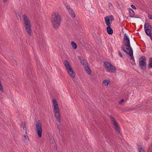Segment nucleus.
Wrapping results in <instances>:
<instances>
[{"label": "nucleus", "instance_id": "nucleus-8", "mask_svg": "<svg viewBox=\"0 0 152 152\" xmlns=\"http://www.w3.org/2000/svg\"><path fill=\"white\" fill-rule=\"evenodd\" d=\"M42 124L40 121H38L36 124V128L37 135L39 137L42 136Z\"/></svg>", "mask_w": 152, "mask_h": 152}, {"label": "nucleus", "instance_id": "nucleus-5", "mask_svg": "<svg viewBox=\"0 0 152 152\" xmlns=\"http://www.w3.org/2000/svg\"><path fill=\"white\" fill-rule=\"evenodd\" d=\"M105 23L106 25L107 26V33L109 34H112L113 33V31L112 29L110 28L111 24L110 21H112L113 19V16H106L104 17Z\"/></svg>", "mask_w": 152, "mask_h": 152}, {"label": "nucleus", "instance_id": "nucleus-13", "mask_svg": "<svg viewBox=\"0 0 152 152\" xmlns=\"http://www.w3.org/2000/svg\"><path fill=\"white\" fill-rule=\"evenodd\" d=\"M67 9L68 10L69 14L71 16L72 18H74L75 17V15L73 11L71 9L70 7L68 6H66V4L65 5Z\"/></svg>", "mask_w": 152, "mask_h": 152}, {"label": "nucleus", "instance_id": "nucleus-20", "mask_svg": "<svg viewBox=\"0 0 152 152\" xmlns=\"http://www.w3.org/2000/svg\"><path fill=\"white\" fill-rule=\"evenodd\" d=\"M71 44L74 49H75L77 48V45L75 42H72Z\"/></svg>", "mask_w": 152, "mask_h": 152}, {"label": "nucleus", "instance_id": "nucleus-21", "mask_svg": "<svg viewBox=\"0 0 152 152\" xmlns=\"http://www.w3.org/2000/svg\"><path fill=\"white\" fill-rule=\"evenodd\" d=\"M0 92H1V93H3V88L1 84V81L0 80Z\"/></svg>", "mask_w": 152, "mask_h": 152}, {"label": "nucleus", "instance_id": "nucleus-16", "mask_svg": "<svg viewBox=\"0 0 152 152\" xmlns=\"http://www.w3.org/2000/svg\"><path fill=\"white\" fill-rule=\"evenodd\" d=\"M129 9L130 16L131 17H133L134 15V13L133 10L131 8H129Z\"/></svg>", "mask_w": 152, "mask_h": 152}, {"label": "nucleus", "instance_id": "nucleus-18", "mask_svg": "<svg viewBox=\"0 0 152 152\" xmlns=\"http://www.w3.org/2000/svg\"><path fill=\"white\" fill-rule=\"evenodd\" d=\"M84 67L85 68V70L87 72V73H88L89 74H91V71L90 69L88 67V66Z\"/></svg>", "mask_w": 152, "mask_h": 152}, {"label": "nucleus", "instance_id": "nucleus-25", "mask_svg": "<svg viewBox=\"0 0 152 152\" xmlns=\"http://www.w3.org/2000/svg\"><path fill=\"white\" fill-rule=\"evenodd\" d=\"M139 152H145L144 149L142 148H138Z\"/></svg>", "mask_w": 152, "mask_h": 152}, {"label": "nucleus", "instance_id": "nucleus-19", "mask_svg": "<svg viewBox=\"0 0 152 152\" xmlns=\"http://www.w3.org/2000/svg\"><path fill=\"white\" fill-rule=\"evenodd\" d=\"M148 67L149 68H152V58H150L149 59Z\"/></svg>", "mask_w": 152, "mask_h": 152}, {"label": "nucleus", "instance_id": "nucleus-9", "mask_svg": "<svg viewBox=\"0 0 152 152\" xmlns=\"http://www.w3.org/2000/svg\"><path fill=\"white\" fill-rule=\"evenodd\" d=\"M139 66L141 68L144 69L145 68L147 65L146 58L144 56H142L139 59Z\"/></svg>", "mask_w": 152, "mask_h": 152}, {"label": "nucleus", "instance_id": "nucleus-30", "mask_svg": "<svg viewBox=\"0 0 152 152\" xmlns=\"http://www.w3.org/2000/svg\"><path fill=\"white\" fill-rule=\"evenodd\" d=\"M118 53H119V56L121 57H122V55L120 51H118Z\"/></svg>", "mask_w": 152, "mask_h": 152}, {"label": "nucleus", "instance_id": "nucleus-15", "mask_svg": "<svg viewBox=\"0 0 152 152\" xmlns=\"http://www.w3.org/2000/svg\"><path fill=\"white\" fill-rule=\"evenodd\" d=\"M24 142L28 144L29 142V140L28 138L27 133L23 135L22 138Z\"/></svg>", "mask_w": 152, "mask_h": 152}, {"label": "nucleus", "instance_id": "nucleus-4", "mask_svg": "<svg viewBox=\"0 0 152 152\" xmlns=\"http://www.w3.org/2000/svg\"><path fill=\"white\" fill-rule=\"evenodd\" d=\"M23 18L26 31L28 34L30 36L31 34L32 30L30 20L26 15H23Z\"/></svg>", "mask_w": 152, "mask_h": 152}, {"label": "nucleus", "instance_id": "nucleus-7", "mask_svg": "<svg viewBox=\"0 0 152 152\" xmlns=\"http://www.w3.org/2000/svg\"><path fill=\"white\" fill-rule=\"evenodd\" d=\"M104 66L106 71L107 72L110 73L114 72L116 70L115 66L108 62H104Z\"/></svg>", "mask_w": 152, "mask_h": 152}, {"label": "nucleus", "instance_id": "nucleus-2", "mask_svg": "<svg viewBox=\"0 0 152 152\" xmlns=\"http://www.w3.org/2000/svg\"><path fill=\"white\" fill-rule=\"evenodd\" d=\"M51 20L54 28H58L61 23V17L60 14L57 12H53L52 15Z\"/></svg>", "mask_w": 152, "mask_h": 152}, {"label": "nucleus", "instance_id": "nucleus-17", "mask_svg": "<svg viewBox=\"0 0 152 152\" xmlns=\"http://www.w3.org/2000/svg\"><path fill=\"white\" fill-rule=\"evenodd\" d=\"M110 81L108 80L105 79L103 80V84L105 86H108L110 83Z\"/></svg>", "mask_w": 152, "mask_h": 152}, {"label": "nucleus", "instance_id": "nucleus-11", "mask_svg": "<svg viewBox=\"0 0 152 152\" xmlns=\"http://www.w3.org/2000/svg\"><path fill=\"white\" fill-rule=\"evenodd\" d=\"M110 118L114 126L115 130L117 132L120 133V129L118 124L117 123L116 121L113 117L111 116Z\"/></svg>", "mask_w": 152, "mask_h": 152}, {"label": "nucleus", "instance_id": "nucleus-31", "mask_svg": "<svg viewBox=\"0 0 152 152\" xmlns=\"http://www.w3.org/2000/svg\"><path fill=\"white\" fill-rule=\"evenodd\" d=\"M7 0H3V1L4 3L6 2L7 1Z\"/></svg>", "mask_w": 152, "mask_h": 152}, {"label": "nucleus", "instance_id": "nucleus-6", "mask_svg": "<svg viewBox=\"0 0 152 152\" xmlns=\"http://www.w3.org/2000/svg\"><path fill=\"white\" fill-rule=\"evenodd\" d=\"M63 64L69 75L71 77H75V73L71 67L70 64L66 60L64 61Z\"/></svg>", "mask_w": 152, "mask_h": 152}, {"label": "nucleus", "instance_id": "nucleus-22", "mask_svg": "<svg viewBox=\"0 0 152 152\" xmlns=\"http://www.w3.org/2000/svg\"><path fill=\"white\" fill-rule=\"evenodd\" d=\"M0 92H1V93H3V88L1 84V81L0 80Z\"/></svg>", "mask_w": 152, "mask_h": 152}, {"label": "nucleus", "instance_id": "nucleus-10", "mask_svg": "<svg viewBox=\"0 0 152 152\" xmlns=\"http://www.w3.org/2000/svg\"><path fill=\"white\" fill-rule=\"evenodd\" d=\"M144 29L146 34L148 36H151V26L150 24H145L144 25Z\"/></svg>", "mask_w": 152, "mask_h": 152}, {"label": "nucleus", "instance_id": "nucleus-28", "mask_svg": "<svg viewBox=\"0 0 152 152\" xmlns=\"http://www.w3.org/2000/svg\"><path fill=\"white\" fill-rule=\"evenodd\" d=\"M131 7H132V8L134 9H136V7L134 6V5H131Z\"/></svg>", "mask_w": 152, "mask_h": 152}, {"label": "nucleus", "instance_id": "nucleus-24", "mask_svg": "<svg viewBox=\"0 0 152 152\" xmlns=\"http://www.w3.org/2000/svg\"><path fill=\"white\" fill-rule=\"evenodd\" d=\"M50 141L51 143L53 144V145H56V143L55 142V141L54 139L52 138L51 139Z\"/></svg>", "mask_w": 152, "mask_h": 152}, {"label": "nucleus", "instance_id": "nucleus-26", "mask_svg": "<svg viewBox=\"0 0 152 152\" xmlns=\"http://www.w3.org/2000/svg\"><path fill=\"white\" fill-rule=\"evenodd\" d=\"M148 16L149 19L152 20V15H151L150 14H148Z\"/></svg>", "mask_w": 152, "mask_h": 152}, {"label": "nucleus", "instance_id": "nucleus-12", "mask_svg": "<svg viewBox=\"0 0 152 152\" xmlns=\"http://www.w3.org/2000/svg\"><path fill=\"white\" fill-rule=\"evenodd\" d=\"M20 129L23 133H25L26 134L27 133L26 124L25 122H22L21 123V125L20 126Z\"/></svg>", "mask_w": 152, "mask_h": 152}, {"label": "nucleus", "instance_id": "nucleus-1", "mask_svg": "<svg viewBox=\"0 0 152 152\" xmlns=\"http://www.w3.org/2000/svg\"><path fill=\"white\" fill-rule=\"evenodd\" d=\"M124 44L121 46V48L123 51L132 57L133 56V50L130 46V40L126 34L124 37Z\"/></svg>", "mask_w": 152, "mask_h": 152}, {"label": "nucleus", "instance_id": "nucleus-14", "mask_svg": "<svg viewBox=\"0 0 152 152\" xmlns=\"http://www.w3.org/2000/svg\"><path fill=\"white\" fill-rule=\"evenodd\" d=\"M78 59L80 60V62L82 64L83 67H86V66H88V63L86 61L84 60L83 58H80V57H78Z\"/></svg>", "mask_w": 152, "mask_h": 152}, {"label": "nucleus", "instance_id": "nucleus-29", "mask_svg": "<svg viewBox=\"0 0 152 152\" xmlns=\"http://www.w3.org/2000/svg\"><path fill=\"white\" fill-rule=\"evenodd\" d=\"M124 102V100L123 99H121V101L119 102V104H122Z\"/></svg>", "mask_w": 152, "mask_h": 152}, {"label": "nucleus", "instance_id": "nucleus-3", "mask_svg": "<svg viewBox=\"0 0 152 152\" xmlns=\"http://www.w3.org/2000/svg\"><path fill=\"white\" fill-rule=\"evenodd\" d=\"M53 106V110L54 113V116L58 122L60 123L61 122V115L60 113V109L58 106L56 100L53 99L52 100Z\"/></svg>", "mask_w": 152, "mask_h": 152}, {"label": "nucleus", "instance_id": "nucleus-27", "mask_svg": "<svg viewBox=\"0 0 152 152\" xmlns=\"http://www.w3.org/2000/svg\"><path fill=\"white\" fill-rule=\"evenodd\" d=\"M54 146V147L53 148V149L55 150H57V147L56 146V145H53Z\"/></svg>", "mask_w": 152, "mask_h": 152}, {"label": "nucleus", "instance_id": "nucleus-23", "mask_svg": "<svg viewBox=\"0 0 152 152\" xmlns=\"http://www.w3.org/2000/svg\"><path fill=\"white\" fill-rule=\"evenodd\" d=\"M108 6L109 9L110 10H113L114 9V7L112 4L110 3H109L108 4Z\"/></svg>", "mask_w": 152, "mask_h": 152}]
</instances>
